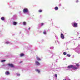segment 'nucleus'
I'll return each instance as SVG.
<instances>
[{
	"label": "nucleus",
	"mask_w": 80,
	"mask_h": 80,
	"mask_svg": "<svg viewBox=\"0 0 80 80\" xmlns=\"http://www.w3.org/2000/svg\"><path fill=\"white\" fill-rule=\"evenodd\" d=\"M10 72H9L8 71H6L5 72V74L6 75H9V74Z\"/></svg>",
	"instance_id": "nucleus-8"
},
{
	"label": "nucleus",
	"mask_w": 80,
	"mask_h": 80,
	"mask_svg": "<svg viewBox=\"0 0 80 80\" xmlns=\"http://www.w3.org/2000/svg\"><path fill=\"white\" fill-rule=\"evenodd\" d=\"M18 76H20V74H18Z\"/></svg>",
	"instance_id": "nucleus-26"
},
{
	"label": "nucleus",
	"mask_w": 80,
	"mask_h": 80,
	"mask_svg": "<svg viewBox=\"0 0 80 80\" xmlns=\"http://www.w3.org/2000/svg\"><path fill=\"white\" fill-rule=\"evenodd\" d=\"M10 43V42H6V44H8V43Z\"/></svg>",
	"instance_id": "nucleus-21"
},
{
	"label": "nucleus",
	"mask_w": 80,
	"mask_h": 80,
	"mask_svg": "<svg viewBox=\"0 0 80 80\" xmlns=\"http://www.w3.org/2000/svg\"><path fill=\"white\" fill-rule=\"evenodd\" d=\"M35 63L36 65H40V63L37 61L35 62Z\"/></svg>",
	"instance_id": "nucleus-6"
},
{
	"label": "nucleus",
	"mask_w": 80,
	"mask_h": 80,
	"mask_svg": "<svg viewBox=\"0 0 80 80\" xmlns=\"http://www.w3.org/2000/svg\"><path fill=\"white\" fill-rule=\"evenodd\" d=\"M8 65L12 68H13V67H14V66H13V64H12L9 63L8 64Z\"/></svg>",
	"instance_id": "nucleus-4"
},
{
	"label": "nucleus",
	"mask_w": 80,
	"mask_h": 80,
	"mask_svg": "<svg viewBox=\"0 0 80 80\" xmlns=\"http://www.w3.org/2000/svg\"><path fill=\"white\" fill-rule=\"evenodd\" d=\"M55 77H56V78H57V74H55Z\"/></svg>",
	"instance_id": "nucleus-23"
},
{
	"label": "nucleus",
	"mask_w": 80,
	"mask_h": 80,
	"mask_svg": "<svg viewBox=\"0 0 80 80\" xmlns=\"http://www.w3.org/2000/svg\"><path fill=\"white\" fill-rule=\"evenodd\" d=\"M36 72H38V73H40V70H39L38 69H36Z\"/></svg>",
	"instance_id": "nucleus-12"
},
{
	"label": "nucleus",
	"mask_w": 80,
	"mask_h": 80,
	"mask_svg": "<svg viewBox=\"0 0 80 80\" xmlns=\"http://www.w3.org/2000/svg\"><path fill=\"white\" fill-rule=\"evenodd\" d=\"M36 58H37V60H38V61L41 60V59H40V58H38V57H37Z\"/></svg>",
	"instance_id": "nucleus-10"
},
{
	"label": "nucleus",
	"mask_w": 80,
	"mask_h": 80,
	"mask_svg": "<svg viewBox=\"0 0 80 80\" xmlns=\"http://www.w3.org/2000/svg\"><path fill=\"white\" fill-rule=\"evenodd\" d=\"M61 38L62 39H64V35L62 33H61Z\"/></svg>",
	"instance_id": "nucleus-5"
},
{
	"label": "nucleus",
	"mask_w": 80,
	"mask_h": 80,
	"mask_svg": "<svg viewBox=\"0 0 80 80\" xmlns=\"http://www.w3.org/2000/svg\"><path fill=\"white\" fill-rule=\"evenodd\" d=\"M43 34H46L47 33V32H46V31H44V32H43Z\"/></svg>",
	"instance_id": "nucleus-17"
},
{
	"label": "nucleus",
	"mask_w": 80,
	"mask_h": 80,
	"mask_svg": "<svg viewBox=\"0 0 80 80\" xmlns=\"http://www.w3.org/2000/svg\"><path fill=\"white\" fill-rule=\"evenodd\" d=\"M67 57H70V56H71V55H70L69 54H67Z\"/></svg>",
	"instance_id": "nucleus-16"
},
{
	"label": "nucleus",
	"mask_w": 80,
	"mask_h": 80,
	"mask_svg": "<svg viewBox=\"0 0 80 80\" xmlns=\"http://www.w3.org/2000/svg\"><path fill=\"white\" fill-rule=\"evenodd\" d=\"M13 25H17V22H13Z\"/></svg>",
	"instance_id": "nucleus-7"
},
{
	"label": "nucleus",
	"mask_w": 80,
	"mask_h": 80,
	"mask_svg": "<svg viewBox=\"0 0 80 80\" xmlns=\"http://www.w3.org/2000/svg\"><path fill=\"white\" fill-rule=\"evenodd\" d=\"M28 30H30V28H28Z\"/></svg>",
	"instance_id": "nucleus-25"
},
{
	"label": "nucleus",
	"mask_w": 80,
	"mask_h": 80,
	"mask_svg": "<svg viewBox=\"0 0 80 80\" xmlns=\"http://www.w3.org/2000/svg\"><path fill=\"white\" fill-rule=\"evenodd\" d=\"M73 27H77V25H78V24L76 22H73L72 23V25H73Z\"/></svg>",
	"instance_id": "nucleus-2"
},
{
	"label": "nucleus",
	"mask_w": 80,
	"mask_h": 80,
	"mask_svg": "<svg viewBox=\"0 0 80 80\" xmlns=\"http://www.w3.org/2000/svg\"><path fill=\"white\" fill-rule=\"evenodd\" d=\"M22 61H21V62H20V63H22Z\"/></svg>",
	"instance_id": "nucleus-27"
},
{
	"label": "nucleus",
	"mask_w": 80,
	"mask_h": 80,
	"mask_svg": "<svg viewBox=\"0 0 80 80\" xmlns=\"http://www.w3.org/2000/svg\"><path fill=\"white\" fill-rule=\"evenodd\" d=\"M24 56V54L23 53H21L20 54V57H23Z\"/></svg>",
	"instance_id": "nucleus-13"
},
{
	"label": "nucleus",
	"mask_w": 80,
	"mask_h": 80,
	"mask_svg": "<svg viewBox=\"0 0 80 80\" xmlns=\"http://www.w3.org/2000/svg\"><path fill=\"white\" fill-rule=\"evenodd\" d=\"M1 19L2 20H5V18L4 17H2L1 18Z\"/></svg>",
	"instance_id": "nucleus-11"
},
{
	"label": "nucleus",
	"mask_w": 80,
	"mask_h": 80,
	"mask_svg": "<svg viewBox=\"0 0 80 80\" xmlns=\"http://www.w3.org/2000/svg\"><path fill=\"white\" fill-rule=\"evenodd\" d=\"M76 66H77V68H78V67H79V64H76Z\"/></svg>",
	"instance_id": "nucleus-14"
},
{
	"label": "nucleus",
	"mask_w": 80,
	"mask_h": 80,
	"mask_svg": "<svg viewBox=\"0 0 80 80\" xmlns=\"http://www.w3.org/2000/svg\"><path fill=\"white\" fill-rule=\"evenodd\" d=\"M68 68L70 69V68H72L73 70H77L78 69V68L74 66L71 65L68 66Z\"/></svg>",
	"instance_id": "nucleus-1"
},
{
	"label": "nucleus",
	"mask_w": 80,
	"mask_h": 80,
	"mask_svg": "<svg viewBox=\"0 0 80 80\" xmlns=\"http://www.w3.org/2000/svg\"><path fill=\"white\" fill-rule=\"evenodd\" d=\"M54 9L56 10H58V7H56L54 8Z\"/></svg>",
	"instance_id": "nucleus-9"
},
{
	"label": "nucleus",
	"mask_w": 80,
	"mask_h": 80,
	"mask_svg": "<svg viewBox=\"0 0 80 80\" xmlns=\"http://www.w3.org/2000/svg\"><path fill=\"white\" fill-rule=\"evenodd\" d=\"M38 12H39V13H40L41 12H42V10H38Z\"/></svg>",
	"instance_id": "nucleus-19"
},
{
	"label": "nucleus",
	"mask_w": 80,
	"mask_h": 80,
	"mask_svg": "<svg viewBox=\"0 0 80 80\" xmlns=\"http://www.w3.org/2000/svg\"><path fill=\"white\" fill-rule=\"evenodd\" d=\"M5 61H6V60H2L1 62H5Z\"/></svg>",
	"instance_id": "nucleus-20"
},
{
	"label": "nucleus",
	"mask_w": 80,
	"mask_h": 80,
	"mask_svg": "<svg viewBox=\"0 0 80 80\" xmlns=\"http://www.w3.org/2000/svg\"><path fill=\"white\" fill-rule=\"evenodd\" d=\"M63 54L64 55H67V53H66V52H64L63 53Z\"/></svg>",
	"instance_id": "nucleus-18"
},
{
	"label": "nucleus",
	"mask_w": 80,
	"mask_h": 80,
	"mask_svg": "<svg viewBox=\"0 0 80 80\" xmlns=\"http://www.w3.org/2000/svg\"><path fill=\"white\" fill-rule=\"evenodd\" d=\"M44 23H41V26H43L44 25Z\"/></svg>",
	"instance_id": "nucleus-22"
},
{
	"label": "nucleus",
	"mask_w": 80,
	"mask_h": 80,
	"mask_svg": "<svg viewBox=\"0 0 80 80\" xmlns=\"http://www.w3.org/2000/svg\"><path fill=\"white\" fill-rule=\"evenodd\" d=\"M22 23L24 25H26V22H23Z\"/></svg>",
	"instance_id": "nucleus-15"
},
{
	"label": "nucleus",
	"mask_w": 80,
	"mask_h": 80,
	"mask_svg": "<svg viewBox=\"0 0 80 80\" xmlns=\"http://www.w3.org/2000/svg\"><path fill=\"white\" fill-rule=\"evenodd\" d=\"M76 2V3H78V0H77Z\"/></svg>",
	"instance_id": "nucleus-24"
},
{
	"label": "nucleus",
	"mask_w": 80,
	"mask_h": 80,
	"mask_svg": "<svg viewBox=\"0 0 80 80\" xmlns=\"http://www.w3.org/2000/svg\"><path fill=\"white\" fill-rule=\"evenodd\" d=\"M23 13H27V12H28V10L27 8H24L23 10Z\"/></svg>",
	"instance_id": "nucleus-3"
}]
</instances>
